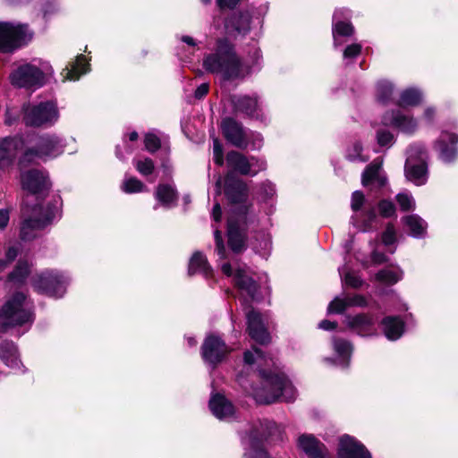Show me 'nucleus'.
<instances>
[{
	"label": "nucleus",
	"instance_id": "2f4dec72",
	"mask_svg": "<svg viewBox=\"0 0 458 458\" xmlns=\"http://www.w3.org/2000/svg\"><path fill=\"white\" fill-rule=\"evenodd\" d=\"M196 273L202 274L205 277L212 275V269L207 258L199 251H196L192 255L189 264V274L193 275Z\"/></svg>",
	"mask_w": 458,
	"mask_h": 458
},
{
	"label": "nucleus",
	"instance_id": "680f3d73",
	"mask_svg": "<svg viewBox=\"0 0 458 458\" xmlns=\"http://www.w3.org/2000/svg\"><path fill=\"white\" fill-rule=\"evenodd\" d=\"M241 0H216L217 5L221 8H234Z\"/></svg>",
	"mask_w": 458,
	"mask_h": 458
},
{
	"label": "nucleus",
	"instance_id": "7ed1b4c3",
	"mask_svg": "<svg viewBox=\"0 0 458 458\" xmlns=\"http://www.w3.org/2000/svg\"><path fill=\"white\" fill-rule=\"evenodd\" d=\"M23 219L21 225L20 235L23 241H30L36 238L39 232L51 224L55 217V211L47 207L44 209L41 206H35L31 209L26 207L22 210Z\"/></svg>",
	"mask_w": 458,
	"mask_h": 458
},
{
	"label": "nucleus",
	"instance_id": "dca6fc26",
	"mask_svg": "<svg viewBox=\"0 0 458 458\" xmlns=\"http://www.w3.org/2000/svg\"><path fill=\"white\" fill-rule=\"evenodd\" d=\"M246 316L248 332L250 338L260 344L269 343L270 335L266 327L263 316L254 310H249Z\"/></svg>",
	"mask_w": 458,
	"mask_h": 458
},
{
	"label": "nucleus",
	"instance_id": "f257e3e1",
	"mask_svg": "<svg viewBox=\"0 0 458 458\" xmlns=\"http://www.w3.org/2000/svg\"><path fill=\"white\" fill-rule=\"evenodd\" d=\"M203 66L208 72L221 75L225 80L240 77L243 67L233 47L226 39L217 41L215 53L204 58Z\"/></svg>",
	"mask_w": 458,
	"mask_h": 458
},
{
	"label": "nucleus",
	"instance_id": "4c0bfd02",
	"mask_svg": "<svg viewBox=\"0 0 458 458\" xmlns=\"http://www.w3.org/2000/svg\"><path fill=\"white\" fill-rule=\"evenodd\" d=\"M30 271V264L24 259H20L14 270L9 275V279L13 282H22Z\"/></svg>",
	"mask_w": 458,
	"mask_h": 458
},
{
	"label": "nucleus",
	"instance_id": "412c9836",
	"mask_svg": "<svg viewBox=\"0 0 458 458\" xmlns=\"http://www.w3.org/2000/svg\"><path fill=\"white\" fill-rule=\"evenodd\" d=\"M383 159L377 157L373 160L362 174L361 182L365 187H383L386 183V177L382 173Z\"/></svg>",
	"mask_w": 458,
	"mask_h": 458
},
{
	"label": "nucleus",
	"instance_id": "13d9d810",
	"mask_svg": "<svg viewBox=\"0 0 458 458\" xmlns=\"http://www.w3.org/2000/svg\"><path fill=\"white\" fill-rule=\"evenodd\" d=\"M344 282L346 284L353 288H359L362 284L361 279L353 273H346L344 276Z\"/></svg>",
	"mask_w": 458,
	"mask_h": 458
},
{
	"label": "nucleus",
	"instance_id": "8fccbe9b",
	"mask_svg": "<svg viewBox=\"0 0 458 458\" xmlns=\"http://www.w3.org/2000/svg\"><path fill=\"white\" fill-rule=\"evenodd\" d=\"M145 147L146 149L149 152H155L160 148V140L159 138L153 134L148 133L145 136Z\"/></svg>",
	"mask_w": 458,
	"mask_h": 458
},
{
	"label": "nucleus",
	"instance_id": "39448f33",
	"mask_svg": "<svg viewBox=\"0 0 458 458\" xmlns=\"http://www.w3.org/2000/svg\"><path fill=\"white\" fill-rule=\"evenodd\" d=\"M33 32L28 24L0 22V51L12 53L31 40Z\"/></svg>",
	"mask_w": 458,
	"mask_h": 458
},
{
	"label": "nucleus",
	"instance_id": "cd10ccee",
	"mask_svg": "<svg viewBox=\"0 0 458 458\" xmlns=\"http://www.w3.org/2000/svg\"><path fill=\"white\" fill-rule=\"evenodd\" d=\"M209 408L219 420L230 418L234 411L233 404L225 396L218 394L211 397Z\"/></svg>",
	"mask_w": 458,
	"mask_h": 458
},
{
	"label": "nucleus",
	"instance_id": "052dcab7",
	"mask_svg": "<svg viewBox=\"0 0 458 458\" xmlns=\"http://www.w3.org/2000/svg\"><path fill=\"white\" fill-rule=\"evenodd\" d=\"M377 219L376 213L373 209L369 210L365 218L363 231H368L372 228V223Z\"/></svg>",
	"mask_w": 458,
	"mask_h": 458
},
{
	"label": "nucleus",
	"instance_id": "473e14b6",
	"mask_svg": "<svg viewBox=\"0 0 458 458\" xmlns=\"http://www.w3.org/2000/svg\"><path fill=\"white\" fill-rule=\"evenodd\" d=\"M385 335L389 340L400 338L403 333V322L397 317H386L382 321Z\"/></svg>",
	"mask_w": 458,
	"mask_h": 458
},
{
	"label": "nucleus",
	"instance_id": "bb28decb",
	"mask_svg": "<svg viewBox=\"0 0 458 458\" xmlns=\"http://www.w3.org/2000/svg\"><path fill=\"white\" fill-rule=\"evenodd\" d=\"M250 15L248 12L233 13L225 22L226 30L229 33L236 32L245 34L250 30Z\"/></svg>",
	"mask_w": 458,
	"mask_h": 458
},
{
	"label": "nucleus",
	"instance_id": "e433bc0d",
	"mask_svg": "<svg viewBox=\"0 0 458 458\" xmlns=\"http://www.w3.org/2000/svg\"><path fill=\"white\" fill-rule=\"evenodd\" d=\"M422 100V95L419 89H407L403 90L398 100V105L403 107L417 106Z\"/></svg>",
	"mask_w": 458,
	"mask_h": 458
},
{
	"label": "nucleus",
	"instance_id": "58836bf2",
	"mask_svg": "<svg viewBox=\"0 0 458 458\" xmlns=\"http://www.w3.org/2000/svg\"><path fill=\"white\" fill-rule=\"evenodd\" d=\"M401 277L402 272L388 268L378 271L375 276L376 281L385 284H394L397 283Z\"/></svg>",
	"mask_w": 458,
	"mask_h": 458
},
{
	"label": "nucleus",
	"instance_id": "72a5a7b5",
	"mask_svg": "<svg viewBox=\"0 0 458 458\" xmlns=\"http://www.w3.org/2000/svg\"><path fill=\"white\" fill-rule=\"evenodd\" d=\"M0 358L12 369L20 368V360L17 355V349L13 343L5 342L0 345Z\"/></svg>",
	"mask_w": 458,
	"mask_h": 458
},
{
	"label": "nucleus",
	"instance_id": "09e8293b",
	"mask_svg": "<svg viewBox=\"0 0 458 458\" xmlns=\"http://www.w3.org/2000/svg\"><path fill=\"white\" fill-rule=\"evenodd\" d=\"M377 140L381 147H389L394 142V135L386 130H379L377 132Z\"/></svg>",
	"mask_w": 458,
	"mask_h": 458
},
{
	"label": "nucleus",
	"instance_id": "e2e57ef3",
	"mask_svg": "<svg viewBox=\"0 0 458 458\" xmlns=\"http://www.w3.org/2000/svg\"><path fill=\"white\" fill-rule=\"evenodd\" d=\"M208 92V85L207 83L200 84L195 90V98H202Z\"/></svg>",
	"mask_w": 458,
	"mask_h": 458
},
{
	"label": "nucleus",
	"instance_id": "20e7f679",
	"mask_svg": "<svg viewBox=\"0 0 458 458\" xmlns=\"http://www.w3.org/2000/svg\"><path fill=\"white\" fill-rule=\"evenodd\" d=\"M279 428L275 422L259 421L250 430L244 438L245 458H270L264 450L262 444L269 437L279 433Z\"/></svg>",
	"mask_w": 458,
	"mask_h": 458
},
{
	"label": "nucleus",
	"instance_id": "1a4fd4ad",
	"mask_svg": "<svg viewBox=\"0 0 458 458\" xmlns=\"http://www.w3.org/2000/svg\"><path fill=\"white\" fill-rule=\"evenodd\" d=\"M64 145L61 138L47 135L39 138L35 148L25 151L21 163L34 162L37 159L47 160L58 157L64 152Z\"/></svg>",
	"mask_w": 458,
	"mask_h": 458
},
{
	"label": "nucleus",
	"instance_id": "4468645a",
	"mask_svg": "<svg viewBox=\"0 0 458 458\" xmlns=\"http://www.w3.org/2000/svg\"><path fill=\"white\" fill-rule=\"evenodd\" d=\"M223 273L227 276H234L236 286L246 293L251 300L257 299L259 286L248 272L243 268H237L233 274V268L229 263H225L221 267Z\"/></svg>",
	"mask_w": 458,
	"mask_h": 458
},
{
	"label": "nucleus",
	"instance_id": "7c9ffc66",
	"mask_svg": "<svg viewBox=\"0 0 458 458\" xmlns=\"http://www.w3.org/2000/svg\"><path fill=\"white\" fill-rule=\"evenodd\" d=\"M89 64L86 57L82 55L77 56L76 61L72 64L71 68L66 67L64 69L62 75L64 81H76L79 80L81 75L89 72Z\"/></svg>",
	"mask_w": 458,
	"mask_h": 458
},
{
	"label": "nucleus",
	"instance_id": "79ce46f5",
	"mask_svg": "<svg viewBox=\"0 0 458 458\" xmlns=\"http://www.w3.org/2000/svg\"><path fill=\"white\" fill-rule=\"evenodd\" d=\"M393 94V85L388 81H380L377 86V97L382 103H386Z\"/></svg>",
	"mask_w": 458,
	"mask_h": 458
},
{
	"label": "nucleus",
	"instance_id": "864d4df0",
	"mask_svg": "<svg viewBox=\"0 0 458 458\" xmlns=\"http://www.w3.org/2000/svg\"><path fill=\"white\" fill-rule=\"evenodd\" d=\"M18 250L15 247H10L5 254V259H0V271L4 270L17 256Z\"/></svg>",
	"mask_w": 458,
	"mask_h": 458
},
{
	"label": "nucleus",
	"instance_id": "338daca9",
	"mask_svg": "<svg viewBox=\"0 0 458 458\" xmlns=\"http://www.w3.org/2000/svg\"><path fill=\"white\" fill-rule=\"evenodd\" d=\"M318 327L324 330H331L336 327V324L329 320H323L319 323Z\"/></svg>",
	"mask_w": 458,
	"mask_h": 458
},
{
	"label": "nucleus",
	"instance_id": "f03ea898",
	"mask_svg": "<svg viewBox=\"0 0 458 458\" xmlns=\"http://www.w3.org/2000/svg\"><path fill=\"white\" fill-rule=\"evenodd\" d=\"M262 386L254 388L252 394L259 403H272L282 398L291 402L295 398V389L284 374H267L260 371Z\"/></svg>",
	"mask_w": 458,
	"mask_h": 458
},
{
	"label": "nucleus",
	"instance_id": "ddd939ff",
	"mask_svg": "<svg viewBox=\"0 0 458 458\" xmlns=\"http://www.w3.org/2000/svg\"><path fill=\"white\" fill-rule=\"evenodd\" d=\"M229 352L225 342L214 335L207 336L201 346L203 360L213 366L221 362Z\"/></svg>",
	"mask_w": 458,
	"mask_h": 458
},
{
	"label": "nucleus",
	"instance_id": "c03bdc74",
	"mask_svg": "<svg viewBox=\"0 0 458 458\" xmlns=\"http://www.w3.org/2000/svg\"><path fill=\"white\" fill-rule=\"evenodd\" d=\"M362 147L359 142H355L348 150H347V158L351 161H360L366 162L369 157H365L361 154Z\"/></svg>",
	"mask_w": 458,
	"mask_h": 458
},
{
	"label": "nucleus",
	"instance_id": "774afa93",
	"mask_svg": "<svg viewBox=\"0 0 458 458\" xmlns=\"http://www.w3.org/2000/svg\"><path fill=\"white\" fill-rule=\"evenodd\" d=\"M372 260L376 264H381L386 261V259L384 254L374 251L372 254Z\"/></svg>",
	"mask_w": 458,
	"mask_h": 458
},
{
	"label": "nucleus",
	"instance_id": "f3484780",
	"mask_svg": "<svg viewBox=\"0 0 458 458\" xmlns=\"http://www.w3.org/2000/svg\"><path fill=\"white\" fill-rule=\"evenodd\" d=\"M23 147L19 137H5L0 140V169L10 167L17 156L18 150Z\"/></svg>",
	"mask_w": 458,
	"mask_h": 458
},
{
	"label": "nucleus",
	"instance_id": "49530a36",
	"mask_svg": "<svg viewBox=\"0 0 458 458\" xmlns=\"http://www.w3.org/2000/svg\"><path fill=\"white\" fill-rule=\"evenodd\" d=\"M137 171L142 175L151 174L154 171V163L150 158L139 160L135 164Z\"/></svg>",
	"mask_w": 458,
	"mask_h": 458
},
{
	"label": "nucleus",
	"instance_id": "a211bd4d",
	"mask_svg": "<svg viewBox=\"0 0 458 458\" xmlns=\"http://www.w3.org/2000/svg\"><path fill=\"white\" fill-rule=\"evenodd\" d=\"M222 131L225 139L233 146L245 148L248 137L242 125L232 118H226L222 123Z\"/></svg>",
	"mask_w": 458,
	"mask_h": 458
},
{
	"label": "nucleus",
	"instance_id": "6e6d98bb",
	"mask_svg": "<svg viewBox=\"0 0 458 458\" xmlns=\"http://www.w3.org/2000/svg\"><path fill=\"white\" fill-rule=\"evenodd\" d=\"M382 241L386 245L393 244L395 242V231L392 225H388L383 233Z\"/></svg>",
	"mask_w": 458,
	"mask_h": 458
},
{
	"label": "nucleus",
	"instance_id": "2eb2a0df",
	"mask_svg": "<svg viewBox=\"0 0 458 458\" xmlns=\"http://www.w3.org/2000/svg\"><path fill=\"white\" fill-rule=\"evenodd\" d=\"M21 185L32 195H45L50 184L47 176L41 171L30 170L21 174Z\"/></svg>",
	"mask_w": 458,
	"mask_h": 458
},
{
	"label": "nucleus",
	"instance_id": "aec40b11",
	"mask_svg": "<svg viewBox=\"0 0 458 458\" xmlns=\"http://www.w3.org/2000/svg\"><path fill=\"white\" fill-rule=\"evenodd\" d=\"M338 455L340 458H371L365 446L350 436L340 438Z\"/></svg>",
	"mask_w": 458,
	"mask_h": 458
},
{
	"label": "nucleus",
	"instance_id": "a18cd8bd",
	"mask_svg": "<svg viewBox=\"0 0 458 458\" xmlns=\"http://www.w3.org/2000/svg\"><path fill=\"white\" fill-rule=\"evenodd\" d=\"M396 201L403 211L413 209L415 207L414 199L409 193H399L396 196Z\"/></svg>",
	"mask_w": 458,
	"mask_h": 458
},
{
	"label": "nucleus",
	"instance_id": "b1692460",
	"mask_svg": "<svg viewBox=\"0 0 458 458\" xmlns=\"http://www.w3.org/2000/svg\"><path fill=\"white\" fill-rule=\"evenodd\" d=\"M457 136L454 133L442 132L439 140L436 143V148L439 152L440 158L446 163L452 162L456 157Z\"/></svg>",
	"mask_w": 458,
	"mask_h": 458
},
{
	"label": "nucleus",
	"instance_id": "423d86ee",
	"mask_svg": "<svg viewBox=\"0 0 458 458\" xmlns=\"http://www.w3.org/2000/svg\"><path fill=\"white\" fill-rule=\"evenodd\" d=\"M0 318L6 326H21L32 319L30 306L22 293H16L0 310Z\"/></svg>",
	"mask_w": 458,
	"mask_h": 458
},
{
	"label": "nucleus",
	"instance_id": "c756f323",
	"mask_svg": "<svg viewBox=\"0 0 458 458\" xmlns=\"http://www.w3.org/2000/svg\"><path fill=\"white\" fill-rule=\"evenodd\" d=\"M349 17V11L347 9L335 10L333 21V35L335 45H337V36H351L353 33V27L350 22L342 21V18Z\"/></svg>",
	"mask_w": 458,
	"mask_h": 458
},
{
	"label": "nucleus",
	"instance_id": "393cba45",
	"mask_svg": "<svg viewBox=\"0 0 458 458\" xmlns=\"http://www.w3.org/2000/svg\"><path fill=\"white\" fill-rule=\"evenodd\" d=\"M225 192L231 202L240 203L244 201L247 197V186L242 181L227 174Z\"/></svg>",
	"mask_w": 458,
	"mask_h": 458
},
{
	"label": "nucleus",
	"instance_id": "9d476101",
	"mask_svg": "<svg viewBox=\"0 0 458 458\" xmlns=\"http://www.w3.org/2000/svg\"><path fill=\"white\" fill-rule=\"evenodd\" d=\"M66 280L58 272L46 271L38 275L33 280L37 291L47 295L60 298L64 294Z\"/></svg>",
	"mask_w": 458,
	"mask_h": 458
},
{
	"label": "nucleus",
	"instance_id": "c85d7f7f",
	"mask_svg": "<svg viewBox=\"0 0 458 458\" xmlns=\"http://www.w3.org/2000/svg\"><path fill=\"white\" fill-rule=\"evenodd\" d=\"M231 101L237 112L250 116H254L258 113L259 103L257 96H233Z\"/></svg>",
	"mask_w": 458,
	"mask_h": 458
},
{
	"label": "nucleus",
	"instance_id": "6e6552de",
	"mask_svg": "<svg viewBox=\"0 0 458 458\" xmlns=\"http://www.w3.org/2000/svg\"><path fill=\"white\" fill-rule=\"evenodd\" d=\"M59 112L54 101L40 102L24 109V122L30 126H51L57 122Z\"/></svg>",
	"mask_w": 458,
	"mask_h": 458
},
{
	"label": "nucleus",
	"instance_id": "5fc2aeb1",
	"mask_svg": "<svg viewBox=\"0 0 458 458\" xmlns=\"http://www.w3.org/2000/svg\"><path fill=\"white\" fill-rule=\"evenodd\" d=\"M364 202V195L361 191H356L352 193V209L353 211H358L362 207Z\"/></svg>",
	"mask_w": 458,
	"mask_h": 458
},
{
	"label": "nucleus",
	"instance_id": "4d7b16f0",
	"mask_svg": "<svg viewBox=\"0 0 458 458\" xmlns=\"http://www.w3.org/2000/svg\"><path fill=\"white\" fill-rule=\"evenodd\" d=\"M361 46L360 44H352L348 46L344 51V58H353L360 55Z\"/></svg>",
	"mask_w": 458,
	"mask_h": 458
},
{
	"label": "nucleus",
	"instance_id": "a878e982",
	"mask_svg": "<svg viewBox=\"0 0 458 458\" xmlns=\"http://www.w3.org/2000/svg\"><path fill=\"white\" fill-rule=\"evenodd\" d=\"M228 243L234 252H240L244 249V233L240 225L233 215L228 217Z\"/></svg>",
	"mask_w": 458,
	"mask_h": 458
},
{
	"label": "nucleus",
	"instance_id": "0e129e2a",
	"mask_svg": "<svg viewBox=\"0 0 458 458\" xmlns=\"http://www.w3.org/2000/svg\"><path fill=\"white\" fill-rule=\"evenodd\" d=\"M9 222V212L4 209H0V228H4Z\"/></svg>",
	"mask_w": 458,
	"mask_h": 458
},
{
	"label": "nucleus",
	"instance_id": "bf43d9fd",
	"mask_svg": "<svg viewBox=\"0 0 458 458\" xmlns=\"http://www.w3.org/2000/svg\"><path fill=\"white\" fill-rule=\"evenodd\" d=\"M347 301H348L349 307H351V306L363 307V306L367 305V301H366L365 298L361 295H355L352 297H349V298H347Z\"/></svg>",
	"mask_w": 458,
	"mask_h": 458
},
{
	"label": "nucleus",
	"instance_id": "a19ab883",
	"mask_svg": "<svg viewBox=\"0 0 458 458\" xmlns=\"http://www.w3.org/2000/svg\"><path fill=\"white\" fill-rule=\"evenodd\" d=\"M244 362L248 365L258 363L261 366L263 363L267 365L265 355L258 348H253L252 351H246L243 355Z\"/></svg>",
	"mask_w": 458,
	"mask_h": 458
},
{
	"label": "nucleus",
	"instance_id": "0eeeda50",
	"mask_svg": "<svg viewBox=\"0 0 458 458\" xmlns=\"http://www.w3.org/2000/svg\"><path fill=\"white\" fill-rule=\"evenodd\" d=\"M427 158L428 155L422 144L410 146L404 172L406 178L416 185H422L427 181Z\"/></svg>",
	"mask_w": 458,
	"mask_h": 458
},
{
	"label": "nucleus",
	"instance_id": "69168bd1",
	"mask_svg": "<svg viewBox=\"0 0 458 458\" xmlns=\"http://www.w3.org/2000/svg\"><path fill=\"white\" fill-rule=\"evenodd\" d=\"M221 216H222L221 207H220L219 203H216L213 208L212 216L216 222H219L221 219Z\"/></svg>",
	"mask_w": 458,
	"mask_h": 458
},
{
	"label": "nucleus",
	"instance_id": "c9c22d12",
	"mask_svg": "<svg viewBox=\"0 0 458 458\" xmlns=\"http://www.w3.org/2000/svg\"><path fill=\"white\" fill-rule=\"evenodd\" d=\"M406 227L414 237H420L424 234L427 227L426 222L417 215H411L404 217Z\"/></svg>",
	"mask_w": 458,
	"mask_h": 458
},
{
	"label": "nucleus",
	"instance_id": "f8f14e48",
	"mask_svg": "<svg viewBox=\"0 0 458 458\" xmlns=\"http://www.w3.org/2000/svg\"><path fill=\"white\" fill-rule=\"evenodd\" d=\"M229 167L242 175L254 176L266 168V164L255 157H246L237 151H230L226 156Z\"/></svg>",
	"mask_w": 458,
	"mask_h": 458
},
{
	"label": "nucleus",
	"instance_id": "603ef678",
	"mask_svg": "<svg viewBox=\"0 0 458 458\" xmlns=\"http://www.w3.org/2000/svg\"><path fill=\"white\" fill-rule=\"evenodd\" d=\"M216 242V251L220 259H225V247L223 242L221 232L216 228L214 232Z\"/></svg>",
	"mask_w": 458,
	"mask_h": 458
},
{
	"label": "nucleus",
	"instance_id": "37998d69",
	"mask_svg": "<svg viewBox=\"0 0 458 458\" xmlns=\"http://www.w3.org/2000/svg\"><path fill=\"white\" fill-rule=\"evenodd\" d=\"M334 348L336 353L344 359L349 358L352 350L351 344L343 339H335Z\"/></svg>",
	"mask_w": 458,
	"mask_h": 458
},
{
	"label": "nucleus",
	"instance_id": "4be33fe9",
	"mask_svg": "<svg viewBox=\"0 0 458 458\" xmlns=\"http://www.w3.org/2000/svg\"><path fill=\"white\" fill-rule=\"evenodd\" d=\"M345 323L351 329L362 336L372 335L376 332L373 318L366 314L348 316L345 318Z\"/></svg>",
	"mask_w": 458,
	"mask_h": 458
},
{
	"label": "nucleus",
	"instance_id": "de8ad7c7",
	"mask_svg": "<svg viewBox=\"0 0 458 458\" xmlns=\"http://www.w3.org/2000/svg\"><path fill=\"white\" fill-rule=\"evenodd\" d=\"M349 306H348L347 298H345V299L335 298L328 305L327 310L329 313H342Z\"/></svg>",
	"mask_w": 458,
	"mask_h": 458
},
{
	"label": "nucleus",
	"instance_id": "3c124183",
	"mask_svg": "<svg viewBox=\"0 0 458 458\" xmlns=\"http://www.w3.org/2000/svg\"><path fill=\"white\" fill-rule=\"evenodd\" d=\"M378 208L381 216L390 217L395 213V207L393 202L388 200H382L378 204Z\"/></svg>",
	"mask_w": 458,
	"mask_h": 458
},
{
	"label": "nucleus",
	"instance_id": "f704fd0d",
	"mask_svg": "<svg viewBox=\"0 0 458 458\" xmlns=\"http://www.w3.org/2000/svg\"><path fill=\"white\" fill-rule=\"evenodd\" d=\"M155 195L157 201L166 208H170L177 199L175 190L168 184L158 185Z\"/></svg>",
	"mask_w": 458,
	"mask_h": 458
},
{
	"label": "nucleus",
	"instance_id": "5701e85b",
	"mask_svg": "<svg viewBox=\"0 0 458 458\" xmlns=\"http://www.w3.org/2000/svg\"><path fill=\"white\" fill-rule=\"evenodd\" d=\"M298 446L309 458H327V449L312 435L303 434L298 438Z\"/></svg>",
	"mask_w": 458,
	"mask_h": 458
},
{
	"label": "nucleus",
	"instance_id": "9b49d317",
	"mask_svg": "<svg viewBox=\"0 0 458 458\" xmlns=\"http://www.w3.org/2000/svg\"><path fill=\"white\" fill-rule=\"evenodd\" d=\"M10 81L18 88L41 87L45 81V75L37 66L25 64L10 74Z\"/></svg>",
	"mask_w": 458,
	"mask_h": 458
},
{
	"label": "nucleus",
	"instance_id": "6ab92c4d",
	"mask_svg": "<svg viewBox=\"0 0 458 458\" xmlns=\"http://www.w3.org/2000/svg\"><path fill=\"white\" fill-rule=\"evenodd\" d=\"M383 123L394 126L408 134L413 133L418 127V123L414 117L399 110L386 114L383 116Z\"/></svg>",
	"mask_w": 458,
	"mask_h": 458
},
{
	"label": "nucleus",
	"instance_id": "ea45409f",
	"mask_svg": "<svg viewBox=\"0 0 458 458\" xmlns=\"http://www.w3.org/2000/svg\"><path fill=\"white\" fill-rule=\"evenodd\" d=\"M122 190L126 193H137L144 191L146 186L135 177L125 178L122 183Z\"/></svg>",
	"mask_w": 458,
	"mask_h": 458
}]
</instances>
